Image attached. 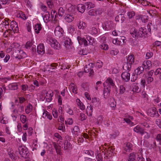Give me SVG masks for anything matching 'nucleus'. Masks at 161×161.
<instances>
[{
    "label": "nucleus",
    "instance_id": "nucleus-44",
    "mask_svg": "<svg viewBox=\"0 0 161 161\" xmlns=\"http://www.w3.org/2000/svg\"><path fill=\"white\" fill-rule=\"evenodd\" d=\"M20 119L21 122L23 123H25L27 120L26 117L23 114L20 116Z\"/></svg>",
    "mask_w": 161,
    "mask_h": 161
},
{
    "label": "nucleus",
    "instance_id": "nucleus-4",
    "mask_svg": "<svg viewBox=\"0 0 161 161\" xmlns=\"http://www.w3.org/2000/svg\"><path fill=\"white\" fill-rule=\"evenodd\" d=\"M103 95L105 99L108 98L110 95L111 87L110 86L106 85V83H103Z\"/></svg>",
    "mask_w": 161,
    "mask_h": 161
},
{
    "label": "nucleus",
    "instance_id": "nucleus-56",
    "mask_svg": "<svg viewBox=\"0 0 161 161\" xmlns=\"http://www.w3.org/2000/svg\"><path fill=\"white\" fill-rule=\"evenodd\" d=\"M10 58V56L8 54H7L3 59V60H1L2 61H3L4 63H7L9 60Z\"/></svg>",
    "mask_w": 161,
    "mask_h": 161
},
{
    "label": "nucleus",
    "instance_id": "nucleus-39",
    "mask_svg": "<svg viewBox=\"0 0 161 161\" xmlns=\"http://www.w3.org/2000/svg\"><path fill=\"white\" fill-rule=\"evenodd\" d=\"M86 39L88 42V44L90 45H92L93 42V38L90 36H87Z\"/></svg>",
    "mask_w": 161,
    "mask_h": 161
},
{
    "label": "nucleus",
    "instance_id": "nucleus-29",
    "mask_svg": "<svg viewBox=\"0 0 161 161\" xmlns=\"http://www.w3.org/2000/svg\"><path fill=\"white\" fill-rule=\"evenodd\" d=\"M34 28L36 33L37 34L39 33V31L42 29L41 25L40 24H37L35 25Z\"/></svg>",
    "mask_w": 161,
    "mask_h": 161
},
{
    "label": "nucleus",
    "instance_id": "nucleus-21",
    "mask_svg": "<svg viewBox=\"0 0 161 161\" xmlns=\"http://www.w3.org/2000/svg\"><path fill=\"white\" fill-rule=\"evenodd\" d=\"M104 83H106V85L109 86V85H110L113 86H115V84L113 82L112 79L110 78H108L106 80L105 82Z\"/></svg>",
    "mask_w": 161,
    "mask_h": 161
},
{
    "label": "nucleus",
    "instance_id": "nucleus-49",
    "mask_svg": "<svg viewBox=\"0 0 161 161\" xmlns=\"http://www.w3.org/2000/svg\"><path fill=\"white\" fill-rule=\"evenodd\" d=\"M46 2L49 8H51L53 5V1H50V0H47Z\"/></svg>",
    "mask_w": 161,
    "mask_h": 161
},
{
    "label": "nucleus",
    "instance_id": "nucleus-10",
    "mask_svg": "<svg viewBox=\"0 0 161 161\" xmlns=\"http://www.w3.org/2000/svg\"><path fill=\"white\" fill-rule=\"evenodd\" d=\"M37 51L39 54H43L45 53L44 47L43 44H39L37 47Z\"/></svg>",
    "mask_w": 161,
    "mask_h": 161
},
{
    "label": "nucleus",
    "instance_id": "nucleus-22",
    "mask_svg": "<svg viewBox=\"0 0 161 161\" xmlns=\"http://www.w3.org/2000/svg\"><path fill=\"white\" fill-rule=\"evenodd\" d=\"M8 88L11 90H15L18 88V85L16 83L10 84L8 86Z\"/></svg>",
    "mask_w": 161,
    "mask_h": 161
},
{
    "label": "nucleus",
    "instance_id": "nucleus-23",
    "mask_svg": "<svg viewBox=\"0 0 161 161\" xmlns=\"http://www.w3.org/2000/svg\"><path fill=\"white\" fill-rule=\"evenodd\" d=\"M86 67L85 69V72L86 73L89 72V76H92L94 74V72L93 69L91 68H87L88 67H87V65H86Z\"/></svg>",
    "mask_w": 161,
    "mask_h": 161
},
{
    "label": "nucleus",
    "instance_id": "nucleus-41",
    "mask_svg": "<svg viewBox=\"0 0 161 161\" xmlns=\"http://www.w3.org/2000/svg\"><path fill=\"white\" fill-rule=\"evenodd\" d=\"M64 13V10L62 7H60L58 10V14L60 16H62Z\"/></svg>",
    "mask_w": 161,
    "mask_h": 161
},
{
    "label": "nucleus",
    "instance_id": "nucleus-58",
    "mask_svg": "<svg viewBox=\"0 0 161 161\" xmlns=\"http://www.w3.org/2000/svg\"><path fill=\"white\" fill-rule=\"evenodd\" d=\"M53 115L54 118H57L58 117V112L57 110L54 109L53 111Z\"/></svg>",
    "mask_w": 161,
    "mask_h": 161
},
{
    "label": "nucleus",
    "instance_id": "nucleus-30",
    "mask_svg": "<svg viewBox=\"0 0 161 161\" xmlns=\"http://www.w3.org/2000/svg\"><path fill=\"white\" fill-rule=\"evenodd\" d=\"M144 130L142 133L141 134V136H143L145 139H148L150 137V133L145 131Z\"/></svg>",
    "mask_w": 161,
    "mask_h": 161
},
{
    "label": "nucleus",
    "instance_id": "nucleus-51",
    "mask_svg": "<svg viewBox=\"0 0 161 161\" xmlns=\"http://www.w3.org/2000/svg\"><path fill=\"white\" fill-rule=\"evenodd\" d=\"M147 27L148 28V30L149 32H150V33H151V29L152 28H153L154 29L155 27H153V25H152V23H149L147 25Z\"/></svg>",
    "mask_w": 161,
    "mask_h": 161
},
{
    "label": "nucleus",
    "instance_id": "nucleus-47",
    "mask_svg": "<svg viewBox=\"0 0 161 161\" xmlns=\"http://www.w3.org/2000/svg\"><path fill=\"white\" fill-rule=\"evenodd\" d=\"M33 43L31 41H28L27 42L25 46V47L27 49H29L31 47Z\"/></svg>",
    "mask_w": 161,
    "mask_h": 161
},
{
    "label": "nucleus",
    "instance_id": "nucleus-40",
    "mask_svg": "<svg viewBox=\"0 0 161 161\" xmlns=\"http://www.w3.org/2000/svg\"><path fill=\"white\" fill-rule=\"evenodd\" d=\"M8 154L10 158L12 159L15 160V155L14 153L12 151H10L8 152Z\"/></svg>",
    "mask_w": 161,
    "mask_h": 161
},
{
    "label": "nucleus",
    "instance_id": "nucleus-5",
    "mask_svg": "<svg viewBox=\"0 0 161 161\" xmlns=\"http://www.w3.org/2000/svg\"><path fill=\"white\" fill-rule=\"evenodd\" d=\"M8 21V19L7 18L4 19L1 18V25H2V27L1 26V28L3 27V28L2 29L4 31L8 27L9 22Z\"/></svg>",
    "mask_w": 161,
    "mask_h": 161
},
{
    "label": "nucleus",
    "instance_id": "nucleus-45",
    "mask_svg": "<svg viewBox=\"0 0 161 161\" xmlns=\"http://www.w3.org/2000/svg\"><path fill=\"white\" fill-rule=\"evenodd\" d=\"M100 47L101 49L105 50H107L108 49V45L105 43H103L100 45Z\"/></svg>",
    "mask_w": 161,
    "mask_h": 161
},
{
    "label": "nucleus",
    "instance_id": "nucleus-15",
    "mask_svg": "<svg viewBox=\"0 0 161 161\" xmlns=\"http://www.w3.org/2000/svg\"><path fill=\"white\" fill-rule=\"evenodd\" d=\"M133 130L135 132L137 133H139L141 135L143 131L146 130V129H144L143 128L141 127L139 125H137L134 128Z\"/></svg>",
    "mask_w": 161,
    "mask_h": 161
},
{
    "label": "nucleus",
    "instance_id": "nucleus-17",
    "mask_svg": "<svg viewBox=\"0 0 161 161\" xmlns=\"http://www.w3.org/2000/svg\"><path fill=\"white\" fill-rule=\"evenodd\" d=\"M86 9V6L82 4H78L77 6V10L81 13H83Z\"/></svg>",
    "mask_w": 161,
    "mask_h": 161
},
{
    "label": "nucleus",
    "instance_id": "nucleus-54",
    "mask_svg": "<svg viewBox=\"0 0 161 161\" xmlns=\"http://www.w3.org/2000/svg\"><path fill=\"white\" fill-rule=\"evenodd\" d=\"M137 78V75L135 74V73L133 74V75H132L131 79V80L132 82H134L135 81L136 79Z\"/></svg>",
    "mask_w": 161,
    "mask_h": 161
},
{
    "label": "nucleus",
    "instance_id": "nucleus-38",
    "mask_svg": "<svg viewBox=\"0 0 161 161\" xmlns=\"http://www.w3.org/2000/svg\"><path fill=\"white\" fill-rule=\"evenodd\" d=\"M85 153L88 155L89 157H92L94 156V152L92 150H87L85 151Z\"/></svg>",
    "mask_w": 161,
    "mask_h": 161
},
{
    "label": "nucleus",
    "instance_id": "nucleus-27",
    "mask_svg": "<svg viewBox=\"0 0 161 161\" xmlns=\"http://www.w3.org/2000/svg\"><path fill=\"white\" fill-rule=\"evenodd\" d=\"M64 44L66 47L71 45L72 42L71 39L69 38H66L64 41Z\"/></svg>",
    "mask_w": 161,
    "mask_h": 161
},
{
    "label": "nucleus",
    "instance_id": "nucleus-28",
    "mask_svg": "<svg viewBox=\"0 0 161 161\" xmlns=\"http://www.w3.org/2000/svg\"><path fill=\"white\" fill-rule=\"evenodd\" d=\"M76 102L77 103L78 105L80 107V109L81 110H84L85 109V105L79 99H78L76 100Z\"/></svg>",
    "mask_w": 161,
    "mask_h": 161
},
{
    "label": "nucleus",
    "instance_id": "nucleus-12",
    "mask_svg": "<svg viewBox=\"0 0 161 161\" xmlns=\"http://www.w3.org/2000/svg\"><path fill=\"white\" fill-rule=\"evenodd\" d=\"M11 27L14 33H16L18 31L19 29L17 24L16 22L12 21L11 23Z\"/></svg>",
    "mask_w": 161,
    "mask_h": 161
},
{
    "label": "nucleus",
    "instance_id": "nucleus-2",
    "mask_svg": "<svg viewBox=\"0 0 161 161\" xmlns=\"http://www.w3.org/2000/svg\"><path fill=\"white\" fill-rule=\"evenodd\" d=\"M133 54L128 56L127 58V63L124 64L123 68L127 72L130 71L131 68V64L134 62V58Z\"/></svg>",
    "mask_w": 161,
    "mask_h": 161
},
{
    "label": "nucleus",
    "instance_id": "nucleus-33",
    "mask_svg": "<svg viewBox=\"0 0 161 161\" xmlns=\"http://www.w3.org/2000/svg\"><path fill=\"white\" fill-rule=\"evenodd\" d=\"M86 7L88 9H89L91 8H94V5L91 2H87L85 3Z\"/></svg>",
    "mask_w": 161,
    "mask_h": 161
},
{
    "label": "nucleus",
    "instance_id": "nucleus-11",
    "mask_svg": "<svg viewBox=\"0 0 161 161\" xmlns=\"http://www.w3.org/2000/svg\"><path fill=\"white\" fill-rule=\"evenodd\" d=\"M42 17L43 18L44 22L46 23L49 21L51 20L50 15L49 12H46L44 15L42 14Z\"/></svg>",
    "mask_w": 161,
    "mask_h": 161
},
{
    "label": "nucleus",
    "instance_id": "nucleus-14",
    "mask_svg": "<svg viewBox=\"0 0 161 161\" xmlns=\"http://www.w3.org/2000/svg\"><path fill=\"white\" fill-rule=\"evenodd\" d=\"M53 92L51 91H48L46 93V96L47 97L46 98V101L48 102H50L52 100V97L53 96Z\"/></svg>",
    "mask_w": 161,
    "mask_h": 161
},
{
    "label": "nucleus",
    "instance_id": "nucleus-48",
    "mask_svg": "<svg viewBox=\"0 0 161 161\" xmlns=\"http://www.w3.org/2000/svg\"><path fill=\"white\" fill-rule=\"evenodd\" d=\"M88 14L90 15L95 16L96 15V10L92 9L90 10L88 12Z\"/></svg>",
    "mask_w": 161,
    "mask_h": 161
},
{
    "label": "nucleus",
    "instance_id": "nucleus-3",
    "mask_svg": "<svg viewBox=\"0 0 161 161\" xmlns=\"http://www.w3.org/2000/svg\"><path fill=\"white\" fill-rule=\"evenodd\" d=\"M18 150L20 156L25 158L29 157V152L27 148L24 146H20L18 147Z\"/></svg>",
    "mask_w": 161,
    "mask_h": 161
},
{
    "label": "nucleus",
    "instance_id": "nucleus-20",
    "mask_svg": "<svg viewBox=\"0 0 161 161\" xmlns=\"http://www.w3.org/2000/svg\"><path fill=\"white\" fill-rule=\"evenodd\" d=\"M74 18L73 16L69 14H67L64 18V19L66 21L69 23L71 22L74 20Z\"/></svg>",
    "mask_w": 161,
    "mask_h": 161
},
{
    "label": "nucleus",
    "instance_id": "nucleus-43",
    "mask_svg": "<svg viewBox=\"0 0 161 161\" xmlns=\"http://www.w3.org/2000/svg\"><path fill=\"white\" fill-rule=\"evenodd\" d=\"M131 146L130 144V143H127L124 148V150L126 152H128L131 149Z\"/></svg>",
    "mask_w": 161,
    "mask_h": 161
},
{
    "label": "nucleus",
    "instance_id": "nucleus-19",
    "mask_svg": "<svg viewBox=\"0 0 161 161\" xmlns=\"http://www.w3.org/2000/svg\"><path fill=\"white\" fill-rule=\"evenodd\" d=\"M93 109V107H92L91 105L87 106L86 109V113L88 115H92Z\"/></svg>",
    "mask_w": 161,
    "mask_h": 161
},
{
    "label": "nucleus",
    "instance_id": "nucleus-16",
    "mask_svg": "<svg viewBox=\"0 0 161 161\" xmlns=\"http://www.w3.org/2000/svg\"><path fill=\"white\" fill-rule=\"evenodd\" d=\"M144 70V68L143 67L139 66L135 70L134 73L137 75H139L143 72Z\"/></svg>",
    "mask_w": 161,
    "mask_h": 161
},
{
    "label": "nucleus",
    "instance_id": "nucleus-13",
    "mask_svg": "<svg viewBox=\"0 0 161 161\" xmlns=\"http://www.w3.org/2000/svg\"><path fill=\"white\" fill-rule=\"evenodd\" d=\"M125 19L124 15L123 14H121L117 15L115 17L116 21L121 23L123 22Z\"/></svg>",
    "mask_w": 161,
    "mask_h": 161
},
{
    "label": "nucleus",
    "instance_id": "nucleus-1",
    "mask_svg": "<svg viewBox=\"0 0 161 161\" xmlns=\"http://www.w3.org/2000/svg\"><path fill=\"white\" fill-rule=\"evenodd\" d=\"M130 33L133 37L138 38L142 37L144 38L147 36V32L145 28L141 27L139 28L138 31L135 29H131L130 31Z\"/></svg>",
    "mask_w": 161,
    "mask_h": 161
},
{
    "label": "nucleus",
    "instance_id": "nucleus-50",
    "mask_svg": "<svg viewBox=\"0 0 161 161\" xmlns=\"http://www.w3.org/2000/svg\"><path fill=\"white\" fill-rule=\"evenodd\" d=\"M79 130V129L78 128V126H75L73 129V131L72 132L73 133L77 135Z\"/></svg>",
    "mask_w": 161,
    "mask_h": 161
},
{
    "label": "nucleus",
    "instance_id": "nucleus-36",
    "mask_svg": "<svg viewBox=\"0 0 161 161\" xmlns=\"http://www.w3.org/2000/svg\"><path fill=\"white\" fill-rule=\"evenodd\" d=\"M47 116V118H48L49 119L51 120L52 119V116L50 114H49V113L46 111L45 112L43 113L42 115L43 117L44 118V116L46 117Z\"/></svg>",
    "mask_w": 161,
    "mask_h": 161
},
{
    "label": "nucleus",
    "instance_id": "nucleus-62",
    "mask_svg": "<svg viewBox=\"0 0 161 161\" xmlns=\"http://www.w3.org/2000/svg\"><path fill=\"white\" fill-rule=\"evenodd\" d=\"M84 38H82L80 36L77 37V39L78 42L79 43L80 45L82 44L83 43V40H84Z\"/></svg>",
    "mask_w": 161,
    "mask_h": 161
},
{
    "label": "nucleus",
    "instance_id": "nucleus-6",
    "mask_svg": "<svg viewBox=\"0 0 161 161\" xmlns=\"http://www.w3.org/2000/svg\"><path fill=\"white\" fill-rule=\"evenodd\" d=\"M49 43L51 47L56 49H59L60 47V45L57 40L54 39L50 38L49 39Z\"/></svg>",
    "mask_w": 161,
    "mask_h": 161
},
{
    "label": "nucleus",
    "instance_id": "nucleus-57",
    "mask_svg": "<svg viewBox=\"0 0 161 161\" xmlns=\"http://www.w3.org/2000/svg\"><path fill=\"white\" fill-rule=\"evenodd\" d=\"M153 55V53L152 52H147L146 54V58L149 59Z\"/></svg>",
    "mask_w": 161,
    "mask_h": 161
},
{
    "label": "nucleus",
    "instance_id": "nucleus-26",
    "mask_svg": "<svg viewBox=\"0 0 161 161\" xmlns=\"http://www.w3.org/2000/svg\"><path fill=\"white\" fill-rule=\"evenodd\" d=\"M19 46V45L17 43H14L13 44H12L10 47L9 48L7 49V50L8 52H10L11 51H12L13 49L14 50V48H16V47H18Z\"/></svg>",
    "mask_w": 161,
    "mask_h": 161
},
{
    "label": "nucleus",
    "instance_id": "nucleus-24",
    "mask_svg": "<svg viewBox=\"0 0 161 161\" xmlns=\"http://www.w3.org/2000/svg\"><path fill=\"white\" fill-rule=\"evenodd\" d=\"M64 149L66 150L71 148V145L70 142H69L67 140H65L64 142Z\"/></svg>",
    "mask_w": 161,
    "mask_h": 161
},
{
    "label": "nucleus",
    "instance_id": "nucleus-55",
    "mask_svg": "<svg viewBox=\"0 0 161 161\" xmlns=\"http://www.w3.org/2000/svg\"><path fill=\"white\" fill-rule=\"evenodd\" d=\"M75 30V28L73 26L70 25L69 26L68 28V31L70 33L72 34L73 33Z\"/></svg>",
    "mask_w": 161,
    "mask_h": 161
},
{
    "label": "nucleus",
    "instance_id": "nucleus-46",
    "mask_svg": "<svg viewBox=\"0 0 161 161\" xmlns=\"http://www.w3.org/2000/svg\"><path fill=\"white\" fill-rule=\"evenodd\" d=\"M103 64V63L100 60H98L96 64V66L99 68H101Z\"/></svg>",
    "mask_w": 161,
    "mask_h": 161
},
{
    "label": "nucleus",
    "instance_id": "nucleus-42",
    "mask_svg": "<svg viewBox=\"0 0 161 161\" xmlns=\"http://www.w3.org/2000/svg\"><path fill=\"white\" fill-rule=\"evenodd\" d=\"M119 132L118 130H115L113 132L112 134H111V138H115L119 135Z\"/></svg>",
    "mask_w": 161,
    "mask_h": 161
},
{
    "label": "nucleus",
    "instance_id": "nucleus-37",
    "mask_svg": "<svg viewBox=\"0 0 161 161\" xmlns=\"http://www.w3.org/2000/svg\"><path fill=\"white\" fill-rule=\"evenodd\" d=\"M32 110V106L30 104H28L25 109V112L26 114H29Z\"/></svg>",
    "mask_w": 161,
    "mask_h": 161
},
{
    "label": "nucleus",
    "instance_id": "nucleus-52",
    "mask_svg": "<svg viewBox=\"0 0 161 161\" xmlns=\"http://www.w3.org/2000/svg\"><path fill=\"white\" fill-rule=\"evenodd\" d=\"M103 10L101 8H99L97 10H96V15L101 14L103 12Z\"/></svg>",
    "mask_w": 161,
    "mask_h": 161
},
{
    "label": "nucleus",
    "instance_id": "nucleus-61",
    "mask_svg": "<svg viewBox=\"0 0 161 161\" xmlns=\"http://www.w3.org/2000/svg\"><path fill=\"white\" fill-rule=\"evenodd\" d=\"M22 90L23 91H25L28 89V86L26 85H22L21 86Z\"/></svg>",
    "mask_w": 161,
    "mask_h": 161
},
{
    "label": "nucleus",
    "instance_id": "nucleus-32",
    "mask_svg": "<svg viewBox=\"0 0 161 161\" xmlns=\"http://www.w3.org/2000/svg\"><path fill=\"white\" fill-rule=\"evenodd\" d=\"M136 158V157L135 154L133 153H132L129 154L128 161H134L135 160Z\"/></svg>",
    "mask_w": 161,
    "mask_h": 161
},
{
    "label": "nucleus",
    "instance_id": "nucleus-63",
    "mask_svg": "<svg viewBox=\"0 0 161 161\" xmlns=\"http://www.w3.org/2000/svg\"><path fill=\"white\" fill-rule=\"evenodd\" d=\"M142 125L143 126H144L145 127V128L144 129H146V130H147V129L149 128L150 127V126L146 122L143 123H142Z\"/></svg>",
    "mask_w": 161,
    "mask_h": 161
},
{
    "label": "nucleus",
    "instance_id": "nucleus-9",
    "mask_svg": "<svg viewBox=\"0 0 161 161\" xmlns=\"http://www.w3.org/2000/svg\"><path fill=\"white\" fill-rule=\"evenodd\" d=\"M121 76L123 80L127 82L130 79V74L128 72H125L121 74Z\"/></svg>",
    "mask_w": 161,
    "mask_h": 161
},
{
    "label": "nucleus",
    "instance_id": "nucleus-59",
    "mask_svg": "<svg viewBox=\"0 0 161 161\" xmlns=\"http://www.w3.org/2000/svg\"><path fill=\"white\" fill-rule=\"evenodd\" d=\"M58 65V64L57 63H52L50 65V69L52 70L55 69V68H56V66Z\"/></svg>",
    "mask_w": 161,
    "mask_h": 161
},
{
    "label": "nucleus",
    "instance_id": "nucleus-18",
    "mask_svg": "<svg viewBox=\"0 0 161 161\" xmlns=\"http://www.w3.org/2000/svg\"><path fill=\"white\" fill-rule=\"evenodd\" d=\"M118 39L119 42L118 43V45H123L125 42L126 38L124 36H120Z\"/></svg>",
    "mask_w": 161,
    "mask_h": 161
},
{
    "label": "nucleus",
    "instance_id": "nucleus-53",
    "mask_svg": "<svg viewBox=\"0 0 161 161\" xmlns=\"http://www.w3.org/2000/svg\"><path fill=\"white\" fill-rule=\"evenodd\" d=\"M80 120L82 121H83L86 119V118H87V117L84 114L82 113L80 114Z\"/></svg>",
    "mask_w": 161,
    "mask_h": 161
},
{
    "label": "nucleus",
    "instance_id": "nucleus-64",
    "mask_svg": "<svg viewBox=\"0 0 161 161\" xmlns=\"http://www.w3.org/2000/svg\"><path fill=\"white\" fill-rule=\"evenodd\" d=\"M156 140L160 142L159 144L161 145V134H158L156 138Z\"/></svg>",
    "mask_w": 161,
    "mask_h": 161
},
{
    "label": "nucleus",
    "instance_id": "nucleus-34",
    "mask_svg": "<svg viewBox=\"0 0 161 161\" xmlns=\"http://www.w3.org/2000/svg\"><path fill=\"white\" fill-rule=\"evenodd\" d=\"M119 94H123L126 91L125 87L124 85H121L119 86Z\"/></svg>",
    "mask_w": 161,
    "mask_h": 161
},
{
    "label": "nucleus",
    "instance_id": "nucleus-25",
    "mask_svg": "<svg viewBox=\"0 0 161 161\" xmlns=\"http://www.w3.org/2000/svg\"><path fill=\"white\" fill-rule=\"evenodd\" d=\"M58 27H56L54 31V34L57 36L60 37L62 36V33L59 29Z\"/></svg>",
    "mask_w": 161,
    "mask_h": 161
},
{
    "label": "nucleus",
    "instance_id": "nucleus-31",
    "mask_svg": "<svg viewBox=\"0 0 161 161\" xmlns=\"http://www.w3.org/2000/svg\"><path fill=\"white\" fill-rule=\"evenodd\" d=\"M77 26L79 29H83L86 27V25L83 21H80L79 23L77 25Z\"/></svg>",
    "mask_w": 161,
    "mask_h": 161
},
{
    "label": "nucleus",
    "instance_id": "nucleus-8",
    "mask_svg": "<svg viewBox=\"0 0 161 161\" xmlns=\"http://www.w3.org/2000/svg\"><path fill=\"white\" fill-rule=\"evenodd\" d=\"M112 24L111 21H107L104 22L103 24V29L105 30H108L112 29L113 26Z\"/></svg>",
    "mask_w": 161,
    "mask_h": 161
},
{
    "label": "nucleus",
    "instance_id": "nucleus-7",
    "mask_svg": "<svg viewBox=\"0 0 161 161\" xmlns=\"http://www.w3.org/2000/svg\"><path fill=\"white\" fill-rule=\"evenodd\" d=\"M148 111V115L151 117H158L159 115L158 113V111L155 107L149 109Z\"/></svg>",
    "mask_w": 161,
    "mask_h": 161
},
{
    "label": "nucleus",
    "instance_id": "nucleus-60",
    "mask_svg": "<svg viewBox=\"0 0 161 161\" xmlns=\"http://www.w3.org/2000/svg\"><path fill=\"white\" fill-rule=\"evenodd\" d=\"M97 161H103V158L101 154L99 153L97 154V157H96Z\"/></svg>",
    "mask_w": 161,
    "mask_h": 161
},
{
    "label": "nucleus",
    "instance_id": "nucleus-35",
    "mask_svg": "<svg viewBox=\"0 0 161 161\" xmlns=\"http://www.w3.org/2000/svg\"><path fill=\"white\" fill-rule=\"evenodd\" d=\"M135 15V13L134 11H130L127 13V16L129 19H132Z\"/></svg>",
    "mask_w": 161,
    "mask_h": 161
}]
</instances>
